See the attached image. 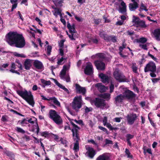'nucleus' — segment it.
Listing matches in <instances>:
<instances>
[{
    "label": "nucleus",
    "mask_w": 160,
    "mask_h": 160,
    "mask_svg": "<svg viewBox=\"0 0 160 160\" xmlns=\"http://www.w3.org/2000/svg\"><path fill=\"white\" fill-rule=\"evenodd\" d=\"M16 130L18 132H20L22 133H24L25 132V131L22 129V128L18 127H17Z\"/></svg>",
    "instance_id": "obj_43"
},
{
    "label": "nucleus",
    "mask_w": 160,
    "mask_h": 160,
    "mask_svg": "<svg viewBox=\"0 0 160 160\" xmlns=\"http://www.w3.org/2000/svg\"><path fill=\"white\" fill-rule=\"evenodd\" d=\"M144 71L145 72H151L150 75L152 77H156V75L155 73L157 71L156 66L153 62H149L145 67Z\"/></svg>",
    "instance_id": "obj_5"
},
{
    "label": "nucleus",
    "mask_w": 160,
    "mask_h": 160,
    "mask_svg": "<svg viewBox=\"0 0 160 160\" xmlns=\"http://www.w3.org/2000/svg\"><path fill=\"white\" fill-rule=\"evenodd\" d=\"M148 56L150 57L154 61H156L157 59L156 58H155L149 52H148Z\"/></svg>",
    "instance_id": "obj_63"
},
{
    "label": "nucleus",
    "mask_w": 160,
    "mask_h": 160,
    "mask_svg": "<svg viewBox=\"0 0 160 160\" xmlns=\"http://www.w3.org/2000/svg\"><path fill=\"white\" fill-rule=\"evenodd\" d=\"M92 108H88L87 107H86L85 109V112L86 113H88L89 112L92 111Z\"/></svg>",
    "instance_id": "obj_61"
},
{
    "label": "nucleus",
    "mask_w": 160,
    "mask_h": 160,
    "mask_svg": "<svg viewBox=\"0 0 160 160\" xmlns=\"http://www.w3.org/2000/svg\"><path fill=\"white\" fill-rule=\"evenodd\" d=\"M74 121L77 123L79 124L80 125H84L83 123V121L82 120H77L76 119H75Z\"/></svg>",
    "instance_id": "obj_54"
},
{
    "label": "nucleus",
    "mask_w": 160,
    "mask_h": 160,
    "mask_svg": "<svg viewBox=\"0 0 160 160\" xmlns=\"http://www.w3.org/2000/svg\"><path fill=\"white\" fill-rule=\"evenodd\" d=\"M132 68L133 72L135 73H138L137 71L138 68L134 64H133L132 66Z\"/></svg>",
    "instance_id": "obj_44"
},
{
    "label": "nucleus",
    "mask_w": 160,
    "mask_h": 160,
    "mask_svg": "<svg viewBox=\"0 0 160 160\" xmlns=\"http://www.w3.org/2000/svg\"><path fill=\"white\" fill-rule=\"evenodd\" d=\"M18 0H10L11 3L13 5H12L11 11H13L14 9L16 8L18 5Z\"/></svg>",
    "instance_id": "obj_32"
},
{
    "label": "nucleus",
    "mask_w": 160,
    "mask_h": 160,
    "mask_svg": "<svg viewBox=\"0 0 160 160\" xmlns=\"http://www.w3.org/2000/svg\"><path fill=\"white\" fill-rule=\"evenodd\" d=\"M60 141H61V143L64 145L65 147H67V141L66 140H63L61 138L60 139Z\"/></svg>",
    "instance_id": "obj_60"
},
{
    "label": "nucleus",
    "mask_w": 160,
    "mask_h": 160,
    "mask_svg": "<svg viewBox=\"0 0 160 160\" xmlns=\"http://www.w3.org/2000/svg\"><path fill=\"white\" fill-rule=\"evenodd\" d=\"M105 140V144H113L112 142V141L108 140L107 139H106Z\"/></svg>",
    "instance_id": "obj_55"
},
{
    "label": "nucleus",
    "mask_w": 160,
    "mask_h": 160,
    "mask_svg": "<svg viewBox=\"0 0 160 160\" xmlns=\"http://www.w3.org/2000/svg\"><path fill=\"white\" fill-rule=\"evenodd\" d=\"M110 159L109 157L106 154L104 153L98 156L96 160H110Z\"/></svg>",
    "instance_id": "obj_25"
},
{
    "label": "nucleus",
    "mask_w": 160,
    "mask_h": 160,
    "mask_svg": "<svg viewBox=\"0 0 160 160\" xmlns=\"http://www.w3.org/2000/svg\"><path fill=\"white\" fill-rule=\"evenodd\" d=\"M54 4L57 6H62V4L63 2V0H54L53 1Z\"/></svg>",
    "instance_id": "obj_34"
},
{
    "label": "nucleus",
    "mask_w": 160,
    "mask_h": 160,
    "mask_svg": "<svg viewBox=\"0 0 160 160\" xmlns=\"http://www.w3.org/2000/svg\"><path fill=\"white\" fill-rule=\"evenodd\" d=\"M107 122V118L106 117H104L103 118L102 122L104 126H105L108 123Z\"/></svg>",
    "instance_id": "obj_57"
},
{
    "label": "nucleus",
    "mask_w": 160,
    "mask_h": 160,
    "mask_svg": "<svg viewBox=\"0 0 160 160\" xmlns=\"http://www.w3.org/2000/svg\"><path fill=\"white\" fill-rule=\"evenodd\" d=\"M75 90L77 93H81L85 95L86 92V90L85 87H81L78 84H75Z\"/></svg>",
    "instance_id": "obj_11"
},
{
    "label": "nucleus",
    "mask_w": 160,
    "mask_h": 160,
    "mask_svg": "<svg viewBox=\"0 0 160 160\" xmlns=\"http://www.w3.org/2000/svg\"><path fill=\"white\" fill-rule=\"evenodd\" d=\"M48 114L49 118L57 124L60 125L62 124V118L55 110H50Z\"/></svg>",
    "instance_id": "obj_6"
},
{
    "label": "nucleus",
    "mask_w": 160,
    "mask_h": 160,
    "mask_svg": "<svg viewBox=\"0 0 160 160\" xmlns=\"http://www.w3.org/2000/svg\"><path fill=\"white\" fill-rule=\"evenodd\" d=\"M96 57L99 59L98 60L103 61V60L105 58V55L103 53H99L96 54Z\"/></svg>",
    "instance_id": "obj_31"
},
{
    "label": "nucleus",
    "mask_w": 160,
    "mask_h": 160,
    "mask_svg": "<svg viewBox=\"0 0 160 160\" xmlns=\"http://www.w3.org/2000/svg\"><path fill=\"white\" fill-rule=\"evenodd\" d=\"M64 42L65 40H62L59 42V46L60 48H62L63 47Z\"/></svg>",
    "instance_id": "obj_53"
},
{
    "label": "nucleus",
    "mask_w": 160,
    "mask_h": 160,
    "mask_svg": "<svg viewBox=\"0 0 160 160\" xmlns=\"http://www.w3.org/2000/svg\"><path fill=\"white\" fill-rule=\"evenodd\" d=\"M68 119L70 121V123L73 127V128L72 129V137L74 141L75 142L74 143L73 149L75 152H77L79 150L78 141L80 139V137L78 133V131L80 129V128L72 122L70 119Z\"/></svg>",
    "instance_id": "obj_2"
},
{
    "label": "nucleus",
    "mask_w": 160,
    "mask_h": 160,
    "mask_svg": "<svg viewBox=\"0 0 160 160\" xmlns=\"http://www.w3.org/2000/svg\"><path fill=\"white\" fill-rule=\"evenodd\" d=\"M18 123L22 125V126H23V124H27V120L25 118L23 119L22 121H19L18 122Z\"/></svg>",
    "instance_id": "obj_47"
},
{
    "label": "nucleus",
    "mask_w": 160,
    "mask_h": 160,
    "mask_svg": "<svg viewBox=\"0 0 160 160\" xmlns=\"http://www.w3.org/2000/svg\"><path fill=\"white\" fill-rule=\"evenodd\" d=\"M124 98H126L128 99H132L135 97V94L129 90H126L123 93Z\"/></svg>",
    "instance_id": "obj_15"
},
{
    "label": "nucleus",
    "mask_w": 160,
    "mask_h": 160,
    "mask_svg": "<svg viewBox=\"0 0 160 160\" xmlns=\"http://www.w3.org/2000/svg\"><path fill=\"white\" fill-rule=\"evenodd\" d=\"M99 77L101 79L103 83H108L109 81L111 80V78L107 75L101 73L99 74Z\"/></svg>",
    "instance_id": "obj_16"
},
{
    "label": "nucleus",
    "mask_w": 160,
    "mask_h": 160,
    "mask_svg": "<svg viewBox=\"0 0 160 160\" xmlns=\"http://www.w3.org/2000/svg\"><path fill=\"white\" fill-rule=\"evenodd\" d=\"M113 76L116 80L120 82L127 81L125 77L118 69H116L113 72Z\"/></svg>",
    "instance_id": "obj_9"
},
{
    "label": "nucleus",
    "mask_w": 160,
    "mask_h": 160,
    "mask_svg": "<svg viewBox=\"0 0 160 160\" xmlns=\"http://www.w3.org/2000/svg\"><path fill=\"white\" fill-rule=\"evenodd\" d=\"M100 97L109 100L110 98V95L108 93H104L102 94H101Z\"/></svg>",
    "instance_id": "obj_37"
},
{
    "label": "nucleus",
    "mask_w": 160,
    "mask_h": 160,
    "mask_svg": "<svg viewBox=\"0 0 160 160\" xmlns=\"http://www.w3.org/2000/svg\"><path fill=\"white\" fill-rule=\"evenodd\" d=\"M99 35L101 38L107 41H108V40L110 39L109 38H110V36L108 35L106 33L103 31H99Z\"/></svg>",
    "instance_id": "obj_18"
},
{
    "label": "nucleus",
    "mask_w": 160,
    "mask_h": 160,
    "mask_svg": "<svg viewBox=\"0 0 160 160\" xmlns=\"http://www.w3.org/2000/svg\"><path fill=\"white\" fill-rule=\"evenodd\" d=\"M53 80H54V82L55 84L59 88L63 89L65 91L67 92V93L68 94L69 93V90L66 88L64 86H63L60 83L58 82L55 79H53Z\"/></svg>",
    "instance_id": "obj_26"
},
{
    "label": "nucleus",
    "mask_w": 160,
    "mask_h": 160,
    "mask_svg": "<svg viewBox=\"0 0 160 160\" xmlns=\"http://www.w3.org/2000/svg\"><path fill=\"white\" fill-rule=\"evenodd\" d=\"M18 94L27 101L30 105L33 106L34 102L33 101L32 95L30 92L28 93L26 91H17Z\"/></svg>",
    "instance_id": "obj_3"
},
{
    "label": "nucleus",
    "mask_w": 160,
    "mask_h": 160,
    "mask_svg": "<svg viewBox=\"0 0 160 160\" xmlns=\"http://www.w3.org/2000/svg\"><path fill=\"white\" fill-rule=\"evenodd\" d=\"M86 149L87 150L86 154L90 158H93L96 154L95 150L89 146L86 147Z\"/></svg>",
    "instance_id": "obj_13"
},
{
    "label": "nucleus",
    "mask_w": 160,
    "mask_h": 160,
    "mask_svg": "<svg viewBox=\"0 0 160 160\" xmlns=\"http://www.w3.org/2000/svg\"><path fill=\"white\" fill-rule=\"evenodd\" d=\"M70 33L71 34V35H68V37L71 40H75L76 38H78V34L76 31L70 32Z\"/></svg>",
    "instance_id": "obj_28"
},
{
    "label": "nucleus",
    "mask_w": 160,
    "mask_h": 160,
    "mask_svg": "<svg viewBox=\"0 0 160 160\" xmlns=\"http://www.w3.org/2000/svg\"><path fill=\"white\" fill-rule=\"evenodd\" d=\"M7 37L6 41L11 46L15 44L16 47L22 48L26 44L25 40L22 35L17 32H9L7 34Z\"/></svg>",
    "instance_id": "obj_1"
},
{
    "label": "nucleus",
    "mask_w": 160,
    "mask_h": 160,
    "mask_svg": "<svg viewBox=\"0 0 160 160\" xmlns=\"http://www.w3.org/2000/svg\"><path fill=\"white\" fill-rule=\"evenodd\" d=\"M54 10L53 11L54 15L56 17H58V15H59L60 17H62V15L61 14L62 10L59 8H53Z\"/></svg>",
    "instance_id": "obj_24"
},
{
    "label": "nucleus",
    "mask_w": 160,
    "mask_h": 160,
    "mask_svg": "<svg viewBox=\"0 0 160 160\" xmlns=\"http://www.w3.org/2000/svg\"><path fill=\"white\" fill-rule=\"evenodd\" d=\"M32 60L29 59H26L24 62V66L26 70L30 69L31 66V63Z\"/></svg>",
    "instance_id": "obj_19"
},
{
    "label": "nucleus",
    "mask_w": 160,
    "mask_h": 160,
    "mask_svg": "<svg viewBox=\"0 0 160 160\" xmlns=\"http://www.w3.org/2000/svg\"><path fill=\"white\" fill-rule=\"evenodd\" d=\"M95 86L98 88V90L101 92H105L108 89L107 87H106L100 83H97L96 85Z\"/></svg>",
    "instance_id": "obj_21"
},
{
    "label": "nucleus",
    "mask_w": 160,
    "mask_h": 160,
    "mask_svg": "<svg viewBox=\"0 0 160 160\" xmlns=\"http://www.w3.org/2000/svg\"><path fill=\"white\" fill-rule=\"evenodd\" d=\"M140 9L142 10H144L146 11H147L148 9L144 5L143 3L142 2L141 4V6L140 7Z\"/></svg>",
    "instance_id": "obj_45"
},
{
    "label": "nucleus",
    "mask_w": 160,
    "mask_h": 160,
    "mask_svg": "<svg viewBox=\"0 0 160 160\" xmlns=\"http://www.w3.org/2000/svg\"><path fill=\"white\" fill-rule=\"evenodd\" d=\"M33 66L38 69H43L44 67L42 63L39 61L36 60H34L33 63Z\"/></svg>",
    "instance_id": "obj_17"
},
{
    "label": "nucleus",
    "mask_w": 160,
    "mask_h": 160,
    "mask_svg": "<svg viewBox=\"0 0 160 160\" xmlns=\"http://www.w3.org/2000/svg\"><path fill=\"white\" fill-rule=\"evenodd\" d=\"M140 21V20L138 18L133 16L132 22L134 23L135 25L137 26Z\"/></svg>",
    "instance_id": "obj_36"
},
{
    "label": "nucleus",
    "mask_w": 160,
    "mask_h": 160,
    "mask_svg": "<svg viewBox=\"0 0 160 160\" xmlns=\"http://www.w3.org/2000/svg\"><path fill=\"white\" fill-rule=\"evenodd\" d=\"M41 81L42 83L45 86L49 85L51 84V82L50 81H47L43 79H41Z\"/></svg>",
    "instance_id": "obj_39"
},
{
    "label": "nucleus",
    "mask_w": 160,
    "mask_h": 160,
    "mask_svg": "<svg viewBox=\"0 0 160 160\" xmlns=\"http://www.w3.org/2000/svg\"><path fill=\"white\" fill-rule=\"evenodd\" d=\"M82 102L81 96L75 97L71 103L72 108L76 112H78L82 107Z\"/></svg>",
    "instance_id": "obj_4"
},
{
    "label": "nucleus",
    "mask_w": 160,
    "mask_h": 160,
    "mask_svg": "<svg viewBox=\"0 0 160 160\" xmlns=\"http://www.w3.org/2000/svg\"><path fill=\"white\" fill-rule=\"evenodd\" d=\"M95 23L97 25H98L101 22V20L100 19H95L94 20Z\"/></svg>",
    "instance_id": "obj_62"
},
{
    "label": "nucleus",
    "mask_w": 160,
    "mask_h": 160,
    "mask_svg": "<svg viewBox=\"0 0 160 160\" xmlns=\"http://www.w3.org/2000/svg\"><path fill=\"white\" fill-rule=\"evenodd\" d=\"M94 63L98 70L103 71L105 69V64L103 61L97 60L94 61Z\"/></svg>",
    "instance_id": "obj_10"
},
{
    "label": "nucleus",
    "mask_w": 160,
    "mask_h": 160,
    "mask_svg": "<svg viewBox=\"0 0 160 160\" xmlns=\"http://www.w3.org/2000/svg\"><path fill=\"white\" fill-rule=\"evenodd\" d=\"M67 27L69 29L70 33L76 31L75 29V26L74 24L71 25L68 22L67 23Z\"/></svg>",
    "instance_id": "obj_30"
},
{
    "label": "nucleus",
    "mask_w": 160,
    "mask_h": 160,
    "mask_svg": "<svg viewBox=\"0 0 160 160\" xmlns=\"http://www.w3.org/2000/svg\"><path fill=\"white\" fill-rule=\"evenodd\" d=\"M4 153L6 154L8 156L12 157L13 154L10 152L8 151H4Z\"/></svg>",
    "instance_id": "obj_52"
},
{
    "label": "nucleus",
    "mask_w": 160,
    "mask_h": 160,
    "mask_svg": "<svg viewBox=\"0 0 160 160\" xmlns=\"http://www.w3.org/2000/svg\"><path fill=\"white\" fill-rule=\"evenodd\" d=\"M67 59L66 57H62L61 58H59L58 59L57 64L58 65H61L64 64L65 61Z\"/></svg>",
    "instance_id": "obj_29"
},
{
    "label": "nucleus",
    "mask_w": 160,
    "mask_h": 160,
    "mask_svg": "<svg viewBox=\"0 0 160 160\" xmlns=\"http://www.w3.org/2000/svg\"><path fill=\"white\" fill-rule=\"evenodd\" d=\"M60 55L62 57H64V52L62 49L61 48L59 49Z\"/></svg>",
    "instance_id": "obj_64"
},
{
    "label": "nucleus",
    "mask_w": 160,
    "mask_h": 160,
    "mask_svg": "<svg viewBox=\"0 0 160 160\" xmlns=\"http://www.w3.org/2000/svg\"><path fill=\"white\" fill-rule=\"evenodd\" d=\"M137 27H140L142 28H145L147 27V25L145 24V22L143 20H140L138 24L136 26Z\"/></svg>",
    "instance_id": "obj_33"
},
{
    "label": "nucleus",
    "mask_w": 160,
    "mask_h": 160,
    "mask_svg": "<svg viewBox=\"0 0 160 160\" xmlns=\"http://www.w3.org/2000/svg\"><path fill=\"white\" fill-rule=\"evenodd\" d=\"M135 41L137 42H141L142 43H144L147 41L146 38L142 37L140 38L139 39H137L135 40Z\"/></svg>",
    "instance_id": "obj_35"
},
{
    "label": "nucleus",
    "mask_w": 160,
    "mask_h": 160,
    "mask_svg": "<svg viewBox=\"0 0 160 160\" xmlns=\"http://www.w3.org/2000/svg\"><path fill=\"white\" fill-rule=\"evenodd\" d=\"M138 8V4L137 2L130 3L129 4V8L130 11H134Z\"/></svg>",
    "instance_id": "obj_20"
},
{
    "label": "nucleus",
    "mask_w": 160,
    "mask_h": 160,
    "mask_svg": "<svg viewBox=\"0 0 160 160\" xmlns=\"http://www.w3.org/2000/svg\"><path fill=\"white\" fill-rule=\"evenodd\" d=\"M70 63L69 62L68 65H64L63 69L60 73V76L61 79H64L67 82H70V78L69 75L66 74V72L68 70L70 67Z\"/></svg>",
    "instance_id": "obj_7"
},
{
    "label": "nucleus",
    "mask_w": 160,
    "mask_h": 160,
    "mask_svg": "<svg viewBox=\"0 0 160 160\" xmlns=\"http://www.w3.org/2000/svg\"><path fill=\"white\" fill-rule=\"evenodd\" d=\"M85 73L88 75H90L93 73V66L90 62H88L85 70Z\"/></svg>",
    "instance_id": "obj_14"
},
{
    "label": "nucleus",
    "mask_w": 160,
    "mask_h": 160,
    "mask_svg": "<svg viewBox=\"0 0 160 160\" xmlns=\"http://www.w3.org/2000/svg\"><path fill=\"white\" fill-rule=\"evenodd\" d=\"M13 55L14 56H15L16 57H21V58H26V56H25L24 54H19L16 52H14L13 53Z\"/></svg>",
    "instance_id": "obj_40"
},
{
    "label": "nucleus",
    "mask_w": 160,
    "mask_h": 160,
    "mask_svg": "<svg viewBox=\"0 0 160 160\" xmlns=\"http://www.w3.org/2000/svg\"><path fill=\"white\" fill-rule=\"evenodd\" d=\"M110 38H109L110 39L108 40V42L110 41L111 40L113 42H117L116 38L115 36L112 37L110 36Z\"/></svg>",
    "instance_id": "obj_46"
},
{
    "label": "nucleus",
    "mask_w": 160,
    "mask_h": 160,
    "mask_svg": "<svg viewBox=\"0 0 160 160\" xmlns=\"http://www.w3.org/2000/svg\"><path fill=\"white\" fill-rule=\"evenodd\" d=\"M107 127L110 130H116L118 129V128H113L112 127L111 125L109 123H107L106 124Z\"/></svg>",
    "instance_id": "obj_42"
},
{
    "label": "nucleus",
    "mask_w": 160,
    "mask_h": 160,
    "mask_svg": "<svg viewBox=\"0 0 160 160\" xmlns=\"http://www.w3.org/2000/svg\"><path fill=\"white\" fill-rule=\"evenodd\" d=\"M41 135L42 136L44 137L45 138H46L48 136V133L47 132H41Z\"/></svg>",
    "instance_id": "obj_51"
},
{
    "label": "nucleus",
    "mask_w": 160,
    "mask_h": 160,
    "mask_svg": "<svg viewBox=\"0 0 160 160\" xmlns=\"http://www.w3.org/2000/svg\"><path fill=\"white\" fill-rule=\"evenodd\" d=\"M154 35L158 40L160 41V29H156L154 30Z\"/></svg>",
    "instance_id": "obj_27"
},
{
    "label": "nucleus",
    "mask_w": 160,
    "mask_h": 160,
    "mask_svg": "<svg viewBox=\"0 0 160 160\" xmlns=\"http://www.w3.org/2000/svg\"><path fill=\"white\" fill-rule=\"evenodd\" d=\"M111 85L110 87V93H112L113 90L114 88V84L112 83V81H111Z\"/></svg>",
    "instance_id": "obj_50"
},
{
    "label": "nucleus",
    "mask_w": 160,
    "mask_h": 160,
    "mask_svg": "<svg viewBox=\"0 0 160 160\" xmlns=\"http://www.w3.org/2000/svg\"><path fill=\"white\" fill-rule=\"evenodd\" d=\"M139 46L142 49L146 50H147V46L146 44L142 45L141 44H139Z\"/></svg>",
    "instance_id": "obj_58"
},
{
    "label": "nucleus",
    "mask_w": 160,
    "mask_h": 160,
    "mask_svg": "<svg viewBox=\"0 0 160 160\" xmlns=\"http://www.w3.org/2000/svg\"><path fill=\"white\" fill-rule=\"evenodd\" d=\"M52 48L50 46L48 45L47 48V54L48 55H49L50 54L51 52Z\"/></svg>",
    "instance_id": "obj_48"
},
{
    "label": "nucleus",
    "mask_w": 160,
    "mask_h": 160,
    "mask_svg": "<svg viewBox=\"0 0 160 160\" xmlns=\"http://www.w3.org/2000/svg\"><path fill=\"white\" fill-rule=\"evenodd\" d=\"M98 128L100 130L105 132L107 134H108V132L107 130L105 128L99 126L98 127Z\"/></svg>",
    "instance_id": "obj_56"
},
{
    "label": "nucleus",
    "mask_w": 160,
    "mask_h": 160,
    "mask_svg": "<svg viewBox=\"0 0 160 160\" xmlns=\"http://www.w3.org/2000/svg\"><path fill=\"white\" fill-rule=\"evenodd\" d=\"M137 118L136 114L132 113L128 115L127 116V119L128 122L130 125L132 124Z\"/></svg>",
    "instance_id": "obj_12"
},
{
    "label": "nucleus",
    "mask_w": 160,
    "mask_h": 160,
    "mask_svg": "<svg viewBox=\"0 0 160 160\" xmlns=\"http://www.w3.org/2000/svg\"><path fill=\"white\" fill-rule=\"evenodd\" d=\"M121 5L122 7L120 8L119 10V12L121 13H124L126 12L127 11V6L126 3L124 1H122L121 3Z\"/></svg>",
    "instance_id": "obj_22"
},
{
    "label": "nucleus",
    "mask_w": 160,
    "mask_h": 160,
    "mask_svg": "<svg viewBox=\"0 0 160 160\" xmlns=\"http://www.w3.org/2000/svg\"><path fill=\"white\" fill-rule=\"evenodd\" d=\"M126 137L127 138V140H130V139L133 138L134 135L128 134L126 135Z\"/></svg>",
    "instance_id": "obj_49"
},
{
    "label": "nucleus",
    "mask_w": 160,
    "mask_h": 160,
    "mask_svg": "<svg viewBox=\"0 0 160 160\" xmlns=\"http://www.w3.org/2000/svg\"><path fill=\"white\" fill-rule=\"evenodd\" d=\"M91 41L93 43L95 44H97L98 42V40L96 38H92L91 39Z\"/></svg>",
    "instance_id": "obj_59"
},
{
    "label": "nucleus",
    "mask_w": 160,
    "mask_h": 160,
    "mask_svg": "<svg viewBox=\"0 0 160 160\" xmlns=\"http://www.w3.org/2000/svg\"><path fill=\"white\" fill-rule=\"evenodd\" d=\"M125 152L126 154L127 155L128 158L132 159V158L133 156L132 155H131V153L128 149L126 148L125 149Z\"/></svg>",
    "instance_id": "obj_41"
},
{
    "label": "nucleus",
    "mask_w": 160,
    "mask_h": 160,
    "mask_svg": "<svg viewBox=\"0 0 160 160\" xmlns=\"http://www.w3.org/2000/svg\"><path fill=\"white\" fill-rule=\"evenodd\" d=\"M124 98V96H123V95L120 94L117 96L115 98V103L117 104L122 102Z\"/></svg>",
    "instance_id": "obj_23"
},
{
    "label": "nucleus",
    "mask_w": 160,
    "mask_h": 160,
    "mask_svg": "<svg viewBox=\"0 0 160 160\" xmlns=\"http://www.w3.org/2000/svg\"><path fill=\"white\" fill-rule=\"evenodd\" d=\"M92 105L94 104L98 108H100L103 109L106 106V103L104 99L99 98H96L95 99L91 101Z\"/></svg>",
    "instance_id": "obj_8"
},
{
    "label": "nucleus",
    "mask_w": 160,
    "mask_h": 160,
    "mask_svg": "<svg viewBox=\"0 0 160 160\" xmlns=\"http://www.w3.org/2000/svg\"><path fill=\"white\" fill-rule=\"evenodd\" d=\"M50 100H51L52 102L56 105L58 106H60V102L57 100V98L54 97L49 99Z\"/></svg>",
    "instance_id": "obj_38"
}]
</instances>
